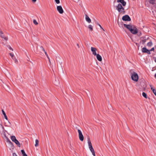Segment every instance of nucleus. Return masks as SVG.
Segmentation results:
<instances>
[{"label":"nucleus","mask_w":156,"mask_h":156,"mask_svg":"<svg viewBox=\"0 0 156 156\" xmlns=\"http://www.w3.org/2000/svg\"><path fill=\"white\" fill-rule=\"evenodd\" d=\"M3 34V32L2 31L0 30V36L2 38L4 39L5 40L7 41L8 40V38L6 37H5L3 36L2 34Z\"/></svg>","instance_id":"nucleus-13"},{"label":"nucleus","mask_w":156,"mask_h":156,"mask_svg":"<svg viewBox=\"0 0 156 156\" xmlns=\"http://www.w3.org/2000/svg\"><path fill=\"white\" fill-rule=\"evenodd\" d=\"M55 2L57 4H58L60 3L59 0H55Z\"/></svg>","instance_id":"nucleus-33"},{"label":"nucleus","mask_w":156,"mask_h":156,"mask_svg":"<svg viewBox=\"0 0 156 156\" xmlns=\"http://www.w3.org/2000/svg\"><path fill=\"white\" fill-rule=\"evenodd\" d=\"M57 9L58 11L60 13L62 14L63 13V10L61 6L60 5L57 6Z\"/></svg>","instance_id":"nucleus-7"},{"label":"nucleus","mask_w":156,"mask_h":156,"mask_svg":"<svg viewBox=\"0 0 156 156\" xmlns=\"http://www.w3.org/2000/svg\"><path fill=\"white\" fill-rule=\"evenodd\" d=\"M88 144L89 148L91 152H92L94 151V149L92 146V144L89 138L88 139Z\"/></svg>","instance_id":"nucleus-4"},{"label":"nucleus","mask_w":156,"mask_h":156,"mask_svg":"<svg viewBox=\"0 0 156 156\" xmlns=\"http://www.w3.org/2000/svg\"><path fill=\"white\" fill-rule=\"evenodd\" d=\"M40 48L42 49V50L44 51H45V50L44 48H43V47L42 46H40Z\"/></svg>","instance_id":"nucleus-35"},{"label":"nucleus","mask_w":156,"mask_h":156,"mask_svg":"<svg viewBox=\"0 0 156 156\" xmlns=\"http://www.w3.org/2000/svg\"><path fill=\"white\" fill-rule=\"evenodd\" d=\"M12 59L14 60L15 62L16 63H17L18 62V60L15 58H13V59Z\"/></svg>","instance_id":"nucleus-32"},{"label":"nucleus","mask_w":156,"mask_h":156,"mask_svg":"<svg viewBox=\"0 0 156 156\" xmlns=\"http://www.w3.org/2000/svg\"><path fill=\"white\" fill-rule=\"evenodd\" d=\"M53 83L56 86H59L60 85L59 80L58 78H55V80L53 81Z\"/></svg>","instance_id":"nucleus-9"},{"label":"nucleus","mask_w":156,"mask_h":156,"mask_svg":"<svg viewBox=\"0 0 156 156\" xmlns=\"http://www.w3.org/2000/svg\"><path fill=\"white\" fill-rule=\"evenodd\" d=\"M124 27L126 28L133 34H137L139 36H140L142 35L141 32L140 31H138L136 27L134 25H132L130 24H124Z\"/></svg>","instance_id":"nucleus-1"},{"label":"nucleus","mask_w":156,"mask_h":156,"mask_svg":"<svg viewBox=\"0 0 156 156\" xmlns=\"http://www.w3.org/2000/svg\"><path fill=\"white\" fill-rule=\"evenodd\" d=\"M22 154H23V156H28L26 154L24 150H21Z\"/></svg>","instance_id":"nucleus-22"},{"label":"nucleus","mask_w":156,"mask_h":156,"mask_svg":"<svg viewBox=\"0 0 156 156\" xmlns=\"http://www.w3.org/2000/svg\"><path fill=\"white\" fill-rule=\"evenodd\" d=\"M92 154L94 156H95V152L94 151L92 152Z\"/></svg>","instance_id":"nucleus-38"},{"label":"nucleus","mask_w":156,"mask_h":156,"mask_svg":"<svg viewBox=\"0 0 156 156\" xmlns=\"http://www.w3.org/2000/svg\"><path fill=\"white\" fill-rule=\"evenodd\" d=\"M123 20L125 21H130L131 20L130 18L128 15H126L123 16L122 18Z\"/></svg>","instance_id":"nucleus-6"},{"label":"nucleus","mask_w":156,"mask_h":156,"mask_svg":"<svg viewBox=\"0 0 156 156\" xmlns=\"http://www.w3.org/2000/svg\"><path fill=\"white\" fill-rule=\"evenodd\" d=\"M131 78L132 80L136 82L138 81L139 79L138 76L137 74L135 72L131 73Z\"/></svg>","instance_id":"nucleus-3"},{"label":"nucleus","mask_w":156,"mask_h":156,"mask_svg":"<svg viewBox=\"0 0 156 156\" xmlns=\"http://www.w3.org/2000/svg\"><path fill=\"white\" fill-rule=\"evenodd\" d=\"M96 50L97 49L95 48L91 47V51L92 52L94 56H96L97 54L96 52Z\"/></svg>","instance_id":"nucleus-12"},{"label":"nucleus","mask_w":156,"mask_h":156,"mask_svg":"<svg viewBox=\"0 0 156 156\" xmlns=\"http://www.w3.org/2000/svg\"><path fill=\"white\" fill-rule=\"evenodd\" d=\"M88 28L90 29L91 31H92L93 30V27L91 25H89L88 26Z\"/></svg>","instance_id":"nucleus-28"},{"label":"nucleus","mask_w":156,"mask_h":156,"mask_svg":"<svg viewBox=\"0 0 156 156\" xmlns=\"http://www.w3.org/2000/svg\"><path fill=\"white\" fill-rule=\"evenodd\" d=\"M12 156H17V155H16V154L15 153H13Z\"/></svg>","instance_id":"nucleus-39"},{"label":"nucleus","mask_w":156,"mask_h":156,"mask_svg":"<svg viewBox=\"0 0 156 156\" xmlns=\"http://www.w3.org/2000/svg\"><path fill=\"white\" fill-rule=\"evenodd\" d=\"M142 51L143 52L146 53L148 54H151V52H150V51L147 49L146 47H144L142 48Z\"/></svg>","instance_id":"nucleus-10"},{"label":"nucleus","mask_w":156,"mask_h":156,"mask_svg":"<svg viewBox=\"0 0 156 156\" xmlns=\"http://www.w3.org/2000/svg\"><path fill=\"white\" fill-rule=\"evenodd\" d=\"M155 0H150L149 1V3L152 5H154L155 4Z\"/></svg>","instance_id":"nucleus-27"},{"label":"nucleus","mask_w":156,"mask_h":156,"mask_svg":"<svg viewBox=\"0 0 156 156\" xmlns=\"http://www.w3.org/2000/svg\"><path fill=\"white\" fill-rule=\"evenodd\" d=\"M151 90L152 91L153 93L156 96V90H155L152 87V85H150Z\"/></svg>","instance_id":"nucleus-15"},{"label":"nucleus","mask_w":156,"mask_h":156,"mask_svg":"<svg viewBox=\"0 0 156 156\" xmlns=\"http://www.w3.org/2000/svg\"><path fill=\"white\" fill-rule=\"evenodd\" d=\"M152 45V43L151 41H150L147 43V46L148 47H151Z\"/></svg>","instance_id":"nucleus-25"},{"label":"nucleus","mask_w":156,"mask_h":156,"mask_svg":"<svg viewBox=\"0 0 156 156\" xmlns=\"http://www.w3.org/2000/svg\"><path fill=\"white\" fill-rule=\"evenodd\" d=\"M117 2L120 3L123 6H125L126 5V2L124 0H117Z\"/></svg>","instance_id":"nucleus-11"},{"label":"nucleus","mask_w":156,"mask_h":156,"mask_svg":"<svg viewBox=\"0 0 156 156\" xmlns=\"http://www.w3.org/2000/svg\"><path fill=\"white\" fill-rule=\"evenodd\" d=\"M154 50V47L152 48H151L150 50H149V51H150H150H153Z\"/></svg>","instance_id":"nucleus-36"},{"label":"nucleus","mask_w":156,"mask_h":156,"mask_svg":"<svg viewBox=\"0 0 156 156\" xmlns=\"http://www.w3.org/2000/svg\"><path fill=\"white\" fill-rule=\"evenodd\" d=\"M10 55L12 57V59H13L14 55L12 53H9Z\"/></svg>","instance_id":"nucleus-31"},{"label":"nucleus","mask_w":156,"mask_h":156,"mask_svg":"<svg viewBox=\"0 0 156 156\" xmlns=\"http://www.w3.org/2000/svg\"><path fill=\"white\" fill-rule=\"evenodd\" d=\"M5 139L6 140L7 143H8L9 144L11 145H13L12 143L11 142V141L10 140L8 137H6Z\"/></svg>","instance_id":"nucleus-19"},{"label":"nucleus","mask_w":156,"mask_h":156,"mask_svg":"<svg viewBox=\"0 0 156 156\" xmlns=\"http://www.w3.org/2000/svg\"><path fill=\"white\" fill-rule=\"evenodd\" d=\"M2 137L4 139H5L6 137H7L6 136V134L4 132V133L3 134Z\"/></svg>","instance_id":"nucleus-29"},{"label":"nucleus","mask_w":156,"mask_h":156,"mask_svg":"<svg viewBox=\"0 0 156 156\" xmlns=\"http://www.w3.org/2000/svg\"><path fill=\"white\" fill-rule=\"evenodd\" d=\"M5 139L6 140L7 143H8L9 144L11 145H13L12 143L11 142V141L10 140L8 137H6Z\"/></svg>","instance_id":"nucleus-18"},{"label":"nucleus","mask_w":156,"mask_h":156,"mask_svg":"<svg viewBox=\"0 0 156 156\" xmlns=\"http://www.w3.org/2000/svg\"><path fill=\"white\" fill-rule=\"evenodd\" d=\"M47 57L48 58V59L49 60V61H50V58H49V57H48H48Z\"/></svg>","instance_id":"nucleus-42"},{"label":"nucleus","mask_w":156,"mask_h":156,"mask_svg":"<svg viewBox=\"0 0 156 156\" xmlns=\"http://www.w3.org/2000/svg\"><path fill=\"white\" fill-rule=\"evenodd\" d=\"M8 47L10 50H11L12 51H13V49L9 45H8Z\"/></svg>","instance_id":"nucleus-34"},{"label":"nucleus","mask_w":156,"mask_h":156,"mask_svg":"<svg viewBox=\"0 0 156 156\" xmlns=\"http://www.w3.org/2000/svg\"><path fill=\"white\" fill-rule=\"evenodd\" d=\"M96 56L97 59L99 61H102V57L100 55H99V54H97Z\"/></svg>","instance_id":"nucleus-16"},{"label":"nucleus","mask_w":156,"mask_h":156,"mask_svg":"<svg viewBox=\"0 0 156 156\" xmlns=\"http://www.w3.org/2000/svg\"><path fill=\"white\" fill-rule=\"evenodd\" d=\"M142 96L144 97L145 98H147V94L145 93V92H143V93H142Z\"/></svg>","instance_id":"nucleus-26"},{"label":"nucleus","mask_w":156,"mask_h":156,"mask_svg":"<svg viewBox=\"0 0 156 156\" xmlns=\"http://www.w3.org/2000/svg\"><path fill=\"white\" fill-rule=\"evenodd\" d=\"M33 23L35 25H37L38 24V23L35 19L33 20Z\"/></svg>","instance_id":"nucleus-30"},{"label":"nucleus","mask_w":156,"mask_h":156,"mask_svg":"<svg viewBox=\"0 0 156 156\" xmlns=\"http://www.w3.org/2000/svg\"><path fill=\"white\" fill-rule=\"evenodd\" d=\"M39 143V141L38 140L36 139L35 140V146L36 147H37L38 146V144Z\"/></svg>","instance_id":"nucleus-24"},{"label":"nucleus","mask_w":156,"mask_h":156,"mask_svg":"<svg viewBox=\"0 0 156 156\" xmlns=\"http://www.w3.org/2000/svg\"><path fill=\"white\" fill-rule=\"evenodd\" d=\"M78 132L79 133V138L80 140L83 141L84 140V137L82 134V133L81 130L78 129Z\"/></svg>","instance_id":"nucleus-5"},{"label":"nucleus","mask_w":156,"mask_h":156,"mask_svg":"<svg viewBox=\"0 0 156 156\" xmlns=\"http://www.w3.org/2000/svg\"><path fill=\"white\" fill-rule=\"evenodd\" d=\"M95 23L97 25H98L100 27V28L102 30L104 31H105V30L99 24V23L96 21H95Z\"/></svg>","instance_id":"nucleus-21"},{"label":"nucleus","mask_w":156,"mask_h":156,"mask_svg":"<svg viewBox=\"0 0 156 156\" xmlns=\"http://www.w3.org/2000/svg\"><path fill=\"white\" fill-rule=\"evenodd\" d=\"M44 53H45V54L46 55V56H47V57H48V55L47 54V53L45 51H44Z\"/></svg>","instance_id":"nucleus-40"},{"label":"nucleus","mask_w":156,"mask_h":156,"mask_svg":"<svg viewBox=\"0 0 156 156\" xmlns=\"http://www.w3.org/2000/svg\"><path fill=\"white\" fill-rule=\"evenodd\" d=\"M13 142H14L18 147H20V144L19 142V141L16 139L14 141H13Z\"/></svg>","instance_id":"nucleus-17"},{"label":"nucleus","mask_w":156,"mask_h":156,"mask_svg":"<svg viewBox=\"0 0 156 156\" xmlns=\"http://www.w3.org/2000/svg\"><path fill=\"white\" fill-rule=\"evenodd\" d=\"M11 139L12 140L13 142L14 141V140H15L16 139V137L14 136H11Z\"/></svg>","instance_id":"nucleus-23"},{"label":"nucleus","mask_w":156,"mask_h":156,"mask_svg":"<svg viewBox=\"0 0 156 156\" xmlns=\"http://www.w3.org/2000/svg\"><path fill=\"white\" fill-rule=\"evenodd\" d=\"M77 46L79 48H80L79 45V44H77Z\"/></svg>","instance_id":"nucleus-41"},{"label":"nucleus","mask_w":156,"mask_h":156,"mask_svg":"<svg viewBox=\"0 0 156 156\" xmlns=\"http://www.w3.org/2000/svg\"><path fill=\"white\" fill-rule=\"evenodd\" d=\"M52 70H53V72L55 74V73H54V70L53 69H52Z\"/></svg>","instance_id":"nucleus-45"},{"label":"nucleus","mask_w":156,"mask_h":156,"mask_svg":"<svg viewBox=\"0 0 156 156\" xmlns=\"http://www.w3.org/2000/svg\"><path fill=\"white\" fill-rule=\"evenodd\" d=\"M121 4L119 3L117 5L115 6L116 9L118 12L120 14H124L125 13V11L124 8L122 6Z\"/></svg>","instance_id":"nucleus-2"},{"label":"nucleus","mask_w":156,"mask_h":156,"mask_svg":"<svg viewBox=\"0 0 156 156\" xmlns=\"http://www.w3.org/2000/svg\"><path fill=\"white\" fill-rule=\"evenodd\" d=\"M32 1L34 2H35L36 1V0H32Z\"/></svg>","instance_id":"nucleus-43"},{"label":"nucleus","mask_w":156,"mask_h":156,"mask_svg":"<svg viewBox=\"0 0 156 156\" xmlns=\"http://www.w3.org/2000/svg\"><path fill=\"white\" fill-rule=\"evenodd\" d=\"M2 113L3 114V115H4V117H5V119L7 120H8V118L6 115V114L5 113V112L3 110V109H2Z\"/></svg>","instance_id":"nucleus-20"},{"label":"nucleus","mask_w":156,"mask_h":156,"mask_svg":"<svg viewBox=\"0 0 156 156\" xmlns=\"http://www.w3.org/2000/svg\"><path fill=\"white\" fill-rule=\"evenodd\" d=\"M141 42L143 44H144L145 43L146 41L148 39V37H147L146 36H145L144 37H141Z\"/></svg>","instance_id":"nucleus-8"},{"label":"nucleus","mask_w":156,"mask_h":156,"mask_svg":"<svg viewBox=\"0 0 156 156\" xmlns=\"http://www.w3.org/2000/svg\"><path fill=\"white\" fill-rule=\"evenodd\" d=\"M92 154L94 156H95V152L94 151L92 152Z\"/></svg>","instance_id":"nucleus-37"},{"label":"nucleus","mask_w":156,"mask_h":156,"mask_svg":"<svg viewBox=\"0 0 156 156\" xmlns=\"http://www.w3.org/2000/svg\"><path fill=\"white\" fill-rule=\"evenodd\" d=\"M154 77H155V79H156V73L155 74Z\"/></svg>","instance_id":"nucleus-44"},{"label":"nucleus","mask_w":156,"mask_h":156,"mask_svg":"<svg viewBox=\"0 0 156 156\" xmlns=\"http://www.w3.org/2000/svg\"><path fill=\"white\" fill-rule=\"evenodd\" d=\"M85 19L86 21L88 23H90L91 22V20L90 19L89 17L86 14L85 15Z\"/></svg>","instance_id":"nucleus-14"}]
</instances>
